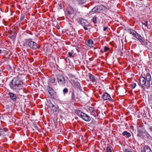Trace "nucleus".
Here are the masks:
<instances>
[{"mask_svg": "<svg viewBox=\"0 0 152 152\" xmlns=\"http://www.w3.org/2000/svg\"><path fill=\"white\" fill-rule=\"evenodd\" d=\"M23 85L22 80L18 77H17L12 79L10 85L12 89L18 93V95L22 96L21 94L24 92L23 89Z\"/></svg>", "mask_w": 152, "mask_h": 152, "instance_id": "1", "label": "nucleus"}, {"mask_svg": "<svg viewBox=\"0 0 152 152\" xmlns=\"http://www.w3.org/2000/svg\"><path fill=\"white\" fill-rule=\"evenodd\" d=\"M151 80L150 73H147L144 75V76L142 75L140 77L139 84L144 90H145L146 88L148 89L150 87Z\"/></svg>", "mask_w": 152, "mask_h": 152, "instance_id": "2", "label": "nucleus"}, {"mask_svg": "<svg viewBox=\"0 0 152 152\" xmlns=\"http://www.w3.org/2000/svg\"><path fill=\"white\" fill-rule=\"evenodd\" d=\"M75 112L79 117L84 120L86 121H91V118L88 115L81 111L78 110H75Z\"/></svg>", "mask_w": 152, "mask_h": 152, "instance_id": "3", "label": "nucleus"}, {"mask_svg": "<svg viewBox=\"0 0 152 152\" xmlns=\"http://www.w3.org/2000/svg\"><path fill=\"white\" fill-rule=\"evenodd\" d=\"M25 40L28 43V46L32 49L36 50L40 48V46L39 45L32 41L31 39H25Z\"/></svg>", "mask_w": 152, "mask_h": 152, "instance_id": "4", "label": "nucleus"}, {"mask_svg": "<svg viewBox=\"0 0 152 152\" xmlns=\"http://www.w3.org/2000/svg\"><path fill=\"white\" fill-rule=\"evenodd\" d=\"M107 8L102 5L96 6L92 9L89 12V14L92 15L93 13H99L102 10H105Z\"/></svg>", "mask_w": 152, "mask_h": 152, "instance_id": "5", "label": "nucleus"}, {"mask_svg": "<svg viewBox=\"0 0 152 152\" xmlns=\"http://www.w3.org/2000/svg\"><path fill=\"white\" fill-rule=\"evenodd\" d=\"M147 131L143 126H139L137 129V136L140 137H143V134Z\"/></svg>", "mask_w": 152, "mask_h": 152, "instance_id": "6", "label": "nucleus"}, {"mask_svg": "<svg viewBox=\"0 0 152 152\" xmlns=\"http://www.w3.org/2000/svg\"><path fill=\"white\" fill-rule=\"evenodd\" d=\"M57 78L58 82L60 85H64L65 83V80L62 75L60 74L58 75Z\"/></svg>", "mask_w": 152, "mask_h": 152, "instance_id": "7", "label": "nucleus"}, {"mask_svg": "<svg viewBox=\"0 0 152 152\" xmlns=\"http://www.w3.org/2000/svg\"><path fill=\"white\" fill-rule=\"evenodd\" d=\"M48 90L51 97L54 98L56 96V93L52 88L48 86Z\"/></svg>", "mask_w": 152, "mask_h": 152, "instance_id": "8", "label": "nucleus"}, {"mask_svg": "<svg viewBox=\"0 0 152 152\" xmlns=\"http://www.w3.org/2000/svg\"><path fill=\"white\" fill-rule=\"evenodd\" d=\"M80 23L83 26L84 29L86 30H87L88 26L86 23H87L86 20L82 18L80 20Z\"/></svg>", "mask_w": 152, "mask_h": 152, "instance_id": "9", "label": "nucleus"}, {"mask_svg": "<svg viewBox=\"0 0 152 152\" xmlns=\"http://www.w3.org/2000/svg\"><path fill=\"white\" fill-rule=\"evenodd\" d=\"M102 98L104 100L112 101V98L110 95L107 93H105L102 96Z\"/></svg>", "mask_w": 152, "mask_h": 152, "instance_id": "10", "label": "nucleus"}, {"mask_svg": "<svg viewBox=\"0 0 152 152\" xmlns=\"http://www.w3.org/2000/svg\"><path fill=\"white\" fill-rule=\"evenodd\" d=\"M79 99L78 97L75 98V93L74 92H72V93L71 95V102H74V104L75 103L79 101Z\"/></svg>", "mask_w": 152, "mask_h": 152, "instance_id": "11", "label": "nucleus"}, {"mask_svg": "<svg viewBox=\"0 0 152 152\" xmlns=\"http://www.w3.org/2000/svg\"><path fill=\"white\" fill-rule=\"evenodd\" d=\"M86 2V0H75L73 1L75 5L76 4L82 5L84 4Z\"/></svg>", "mask_w": 152, "mask_h": 152, "instance_id": "12", "label": "nucleus"}, {"mask_svg": "<svg viewBox=\"0 0 152 152\" xmlns=\"http://www.w3.org/2000/svg\"><path fill=\"white\" fill-rule=\"evenodd\" d=\"M8 131V129L7 128H4L3 129L0 128V136H4L5 134L4 132H6Z\"/></svg>", "mask_w": 152, "mask_h": 152, "instance_id": "13", "label": "nucleus"}, {"mask_svg": "<svg viewBox=\"0 0 152 152\" xmlns=\"http://www.w3.org/2000/svg\"><path fill=\"white\" fill-rule=\"evenodd\" d=\"M51 111L53 112L58 111L59 110V108L58 105H51V106H49Z\"/></svg>", "mask_w": 152, "mask_h": 152, "instance_id": "14", "label": "nucleus"}, {"mask_svg": "<svg viewBox=\"0 0 152 152\" xmlns=\"http://www.w3.org/2000/svg\"><path fill=\"white\" fill-rule=\"evenodd\" d=\"M71 83L73 86L78 88H80L81 87L80 85L78 82H76L74 80H71Z\"/></svg>", "mask_w": 152, "mask_h": 152, "instance_id": "15", "label": "nucleus"}, {"mask_svg": "<svg viewBox=\"0 0 152 152\" xmlns=\"http://www.w3.org/2000/svg\"><path fill=\"white\" fill-rule=\"evenodd\" d=\"M8 95L10 96L11 99L13 101H15L17 99L16 95L13 93L9 92L8 93Z\"/></svg>", "mask_w": 152, "mask_h": 152, "instance_id": "16", "label": "nucleus"}, {"mask_svg": "<svg viewBox=\"0 0 152 152\" xmlns=\"http://www.w3.org/2000/svg\"><path fill=\"white\" fill-rule=\"evenodd\" d=\"M143 152H152L150 148L148 145H145L143 148Z\"/></svg>", "mask_w": 152, "mask_h": 152, "instance_id": "17", "label": "nucleus"}, {"mask_svg": "<svg viewBox=\"0 0 152 152\" xmlns=\"http://www.w3.org/2000/svg\"><path fill=\"white\" fill-rule=\"evenodd\" d=\"M122 134L123 136H125L126 137L129 138L130 137L131 134V133L127 131H124L122 133Z\"/></svg>", "mask_w": 152, "mask_h": 152, "instance_id": "18", "label": "nucleus"}, {"mask_svg": "<svg viewBox=\"0 0 152 152\" xmlns=\"http://www.w3.org/2000/svg\"><path fill=\"white\" fill-rule=\"evenodd\" d=\"M86 44L88 47L91 48L93 46L94 42L92 39H89L87 41Z\"/></svg>", "mask_w": 152, "mask_h": 152, "instance_id": "19", "label": "nucleus"}, {"mask_svg": "<svg viewBox=\"0 0 152 152\" xmlns=\"http://www.w3.org/2000/svg\"><path fill=\"white\" fill-rule=\"evenodd\" d=\"M89 78L90 80L93 83H96V80L95 79L94 76L93 75L91 74L89 76Z\"/></svg>", "mask_w": 152, "mask_h": 152, "instance_id": "20", "label": "nucleus"}, {"mask_svg": "<svg viewBox=\"0 0 152 152\" xmlns=\"http://www.w3.org/2000/svg\"><path fill=\"white\" fill-rule=\"evenodd\" d=\"M97 110L96 109L94 111L92 112L91 114L92 115H93L95 117H96V115H97L98 118H100V117L99 116V114L97 113Z\"/></svg>", "mask_w": 152, "mask_h": 152, "instance_id": "21", "label": "nucleus"}, {"mask_svg": "<svg viewBox=\"0 0 152 152\" xmlns=\"http://www.w3.org/2000/svg\"><path fill=\"white\" fill-rule=\"evenodd\" d=\"M141 44L143 45H148V42L145 41V40L142 38L141 40H140L139 41Z\"/></svg>", "mask_w": 152, "mask_h": 152, "instance_id": "22", "label": "nucleus"}, {"mask_svg": "<svg viewBox=\"0 0 152 152\" xmlns=\"http://www.w3.org/2000/svg\"><path fill=\"white\" fill-rule=\"evenodd\" d=\"M134 37L136 38L139 41L141 40L142 37L140 35L137 33L136 34V37Z\"/></svg>", "mask_w": 152, "mask_h": 152, "instance_id": "23", "label": "nucleus"}, {"mask_svg": "<svg viewBox=\"0 0 152 152\" xmlns=\"http://www.w3.org/2000/svg\"><path fill=\"white\" fill-rule=\"evenodd\" d=\"M74 52L72 50L71 51H69L68 52V55L69 56L70 58H72L74 57Z\"/></svg>", "mask_w": 152, "mask_h": 152, "instance_id": "24", "label": "nucleus"}, {"mask_svg": "<svg viewBox=\"0 0 152 152\" xmlns=\"http://www.w3.org/2000/svg\"><path fill=\"white\" fill-rule=\"evenodd\" d=\"M145 134V136L147 139H149V140L152 139V137L147 132V131L146 132Z\"/></svg>", "mask_w": 152, "mask_h": 152, "instance_id": "25", "label": "nucleus"}, {"mask_svg": "<svg viewBox=\"0 0 152 152\" xmlns=\"http://www.w3.org/2000/svg\"><path fill=\"white\" fill-rule=\"evenodd\" d=\"M55 78L54 77H51L50 79V82L52 83H53L55 82Z\"/></svg>", "mask_w": 152, "mask_h": 152, "instance_id": "26", "label": "nucleus"}, {"mask_svg": "<svg viewBox=\"0 0 152 152\" xmlns=\"http://www.w3.org/2000/svg\"><path fill=\"white\" fill-rule=\"evenodd\" d=\"M96 109H95L94 107H90L88 108L89 111V112L91 113L92 112Z\"/></svg>", "mask_w": 152, "mask_h": 152, "instance_id": "27", "label": "nucleus"}, {"mask_svg": "<svg viewBox=\"0 0 152 152\" xmlns=\"http://www.w3.org/2000/svg\"><path fill=\"white\" fill-rule=\"evenodd\" d=\"M96 109H95L94 107H90L88 108L89 111V112L91 113L92 112Z\"/></svg>", "mask_w": 152, "mask_h": 152, "instance_id": "28", "label": "nucleus"}, {"mask_svg": "<svg viewBox=\"0 0 152 152\" xmlns=\"http://www.w3.org/2000/svg\"><path fill=\"white\" fill-rule=\"evenodd\" d=\"M106 152H112L111 149L109 146H107V147Z\"/></svg>", "mask_w": 152, "mask_h": 152, "instance_id": "29", "label": "nucleus"}, {"mask_svg": "<svg viewBox=\"0 0 152 152\" xmlns=\"http://www.w3.org/2000/svg\"><path fill=\"white\" fill-rule=\"evenodd\" d=\"M97 18L96 16H94L92 20H93V22L95 23H97Z\"/></svg>", "mask_w": 152, "mask_h": 152, "instance_id": "30", "label": "nucleus"}, {"mask_svg": "<svg viewBox=\"0 0 152 152\" xmlns=\"http://www.w3.org/2000/svg\"><path fill=\"white\" fill-rule=\"evenodd\" d=\"M109 48L107 46H105L104 47V52H106L109 51Z\"/></svg>", "mask_w": 152, "mask_h": 152, "instance_id": "31", "label": "nucleus"}, {"mask_svg": "<svg viewBox=\"0 0 152 152\" xmlns=\"http://www.w3.org/2000/svg\"><path fill=\"white\" fill-rule=\"evenodd\" d=\"M68 92V89L66 88H64L63 90V92L64 94Z\"/></svg>", "mask_w": 152, "mask_h": 152, "instance_id": "32", "label": "nucleus"}, {"mask_svg": "<svg viewBox=\"0 0 152 152\" xmlns=\"http://www.w3.org/2000/svg\"><path fill=\"white\" fill-rule=\"evenodd\" d=\"M25 16L24 15H22L20 18V21H22L25 18Z\"/></svg>", "mask_w": 152, "mask_h": 152, "instance_id": "33", "label": "nucleus"}, {"mask_svg": "<svg viewBox=\"0 0 152 152\" xmlns=\"http://www.w3.org/2000/svg\"><path fill=\"white\" fill-rule=\"evenodd\" d=\"M137 32L135 31V30H134L133 32L131 34H132L134 37H136V34H137Z\"/></svg>", "mask_w": 152, "mask_h": 152, "instance_id": "34", "label": "nucleus"}, {"mask_svg": "<svg viewBox=\"0 0 152 152\" xmlns=\"http://www.w3.org/2000/svg\"><path fill=\"white\" fill-rule=\"evenodd\" d=\"M136 85L135 83H133L131 85V88H134L136 86Z\"/></svg>", "mask_w": 152, "mask_h": 152, "instance_id": "35", "label": "nucleus"}, {"mask_svg": "<svg viewBox=\"0 0 152 152\" xmlns=\"http://www.w3.org/2000/svg\"><path fill=\"white\" fill-rule=\"evenodd\" d=\"M134 30L131 29H129L128 30V32L130 34L134 31Z\"/></svg>", "mask_w": 152, "mask_h": 152, "instance_id": "36", "label": "nucleus"}, {"mask_svg": "<svg viewBox=\"0 0 152 152\" xmlns=\"http://www.w3.org/2000/svg\"><path fill=\"white\" fill-rule=\"evenodd\" d=\"M134 30L131 29H129L128 30V32L130 34L134 31Z\"/></svg>", "mask_w": 152, "mask_h": 152, "instance_id": "37", "label": "nucleus"}, {"mask_svg": "<svg viewBox=\"0 0 152 152\" xmlns=\"http://www.w3.org/2000/svg\"><path fill=\"white\" fill-rule=\"evenodd\" d=\"M148 21H146L145 22V23H142V24L143 25H145L146 26L148 27Z\"/></svg>", "mask_w": 152, "mask_h": 152, "instance_id": "38", "label": "nucleus"}, {"mask_svg": "<svg viewBox=\"0 0 152 152\" xmlns=\"http://www.w3.org/2000/svg\"><path fill=\"white\" fill-rule=\"evenodd\" d=\"M108 28V27L107 26H106V27H104V29H103V30L104 31H106V30H107V29Z\"/></svg>", "mask_w": 152, "mask_h": 152, "instance_id": "39", "label": "nucleus"}, {"mask_svg": "<svg viewBox=\"0 0 152 152\" xmlns=\"http://www.w3.org/2000/svg\"><path fill=\"white\" fill-rule=\"evenodd\" d=\"M58 5L59 7V9H61L62 6L61 4L60 3V4H58Z\"/></svg>", "mask_w": 152, "mask_h": 152, "instance_id": "40", "label": "nucleus"}, {"mask_svg": "<svg viewBox=\"0 0 152 152\" xmlns=\"http://www.w3.org/2000/svg\"><path fill=\"white\" fill-rule=\"evenodd\" d=\"M67 13L69 15H70L72 14L71 12L70 11H68L67 12Z\"/></svg>", "mask_w": 152, "mask_h": 152, "instance_id": "41", "label": "nucleus"}, {"mask_svg": "<svg viewBox=\"0 0 152 152\" xmlns=\"http://www.w3.org/2000/svg\"><path fill=\"white\" fill-rule=\"evenodd\" d=\"M104 53V52H103V51L101 49V50L100 51V53L101 54H102L103 53Z\"/></svg>", "mask_w": 152, "mask_h": 152, "instance_id": "42", "label": "nucleus"}, {"mask_svg": "<svg viewBox=\"0 0 152 152\" xmlns=\"http://www.w3.org/2000/svg\"><path fill=\"white\" fill-rule=\"evenodd\" d=\"M31 113H32V114L33 115H34L35 114H34V111L33 110H32L31 111Z\"/></svg>", "mask_w": 152, "mask_h": 152, "instance_id": "43", "label": "nucleus"}, {"mask_svg": "<svg viewBox=\"0 0 152 152\" xmlns=\"http://www.w3.org/2000/svg\"><path fill=\"white\" fill-rule=\"evenodd\" d=\"M149 129L150 130V131L152 132V126L150 127L149 128Z\"/></svg>", "mask_w": 152, "mask_h": 152, "instance_id": "44", "label": "nucleus"}, {"mask_svg": "<svg viewBox=\"0 0 152 152\" xmlns=\"http://www.w3.org/2000/svg\"><path fill=\"white\" fill-rule=\"evenodd\" d=\"M65 60L66 61V62H67V58H65Z\"/></svg>", "mask_w": 152, "mask_h": 152, "instance_id": "45", "label": "nucleus"}, {"mask_svg": "<svg viewBox=\"0 0 152 152\" xmlns=\"http://www.w3.org/2000/svg\"><path fill=\"white\" fill-rule=\"evenodd\" d=\"M127 152H132V151H128Z\"/></svg>", "mask_w": 152, "mask_h": 152, "instance_id": "46", "label": "nucleus"}, {"mask_svg": "<svg viewBox=\"0 0 152 152\" xmlns=\"http://www.w3.org/2000/svg\"><path fill=\"white\" fill-rule=\"evenodd\" d=\"M59 26H58V27H57V28L58 29H59Z\"/></svg>", "mask_w": 152, "mask_h": 152, "instance_id": "47", "label": "nucleus"}, {"mask_svg": "<svg viewBox=\"0 0 152 152\" xmlns=\"http://www.w3.org/2000/svg\"><path fill=\"white\" fill-rule=\"evenodd\" d=\"M59 26H58V27H57V28L58 29H59Z\"/></svg>", "mask_w": 152, "mask_h": 152, "instance_id": "48", "label": "nucleus"}, {"mask_svg": "<svg viewBox=\"0 0 152 152\" xmlns=\"http://www.w3.org/2000/svg\"><path fill=\"white\" fill-rule=\"evenodd\" d=\"M1 50H0V53H1Z\"/></svg>", "mask_w": 152, "mask_h": 152, "instance_id": "49", "label": "nucleus"}, {"mask_svg": "<svg viewBox=\"0 0 152 152\" xmlns=\"http://www.w3.org/2000/svg\"><path fill=\"white\" fill-rule=\"evenodd\" d=\"M28 115V116H29V115Z\"/></svg>", "mask_w": 152, "mask_h": 152, "instance_id": "50", "label": "nucleus"}, {"mask_svg": "<svg viewBox=\"0 0 152 152\" xmlns=\"http://www.w3.org/2000/svg\"><path fill=\"white\" fill-rule=\"evenodd\" d=\"M27 117H28V118H29L28 116H27Z\"/></svg>", "mask_w": 152, "mask_h": 152, "instance_id": "51", "label": "nucleus"}]
</instances>
